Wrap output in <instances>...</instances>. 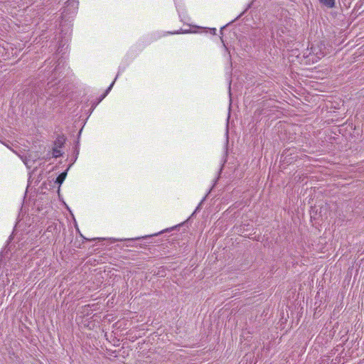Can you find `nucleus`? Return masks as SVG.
Masks as SVG:
<instances>
[{
    "mask_svg": "<svg viewBox=\"0 0 364 364\" xmlns=\"http://www.w3.org/2000/svg\"><path fill=\"white\" fill-rule=\"evenodd\" d=\"M319 1L328 8H333L335 6V0H319Z\"/></svg>",
    "mask_w": 364,
    "mask_h": 364,
    "instance_id": "20e7f679",
    "label": "nucleus"
},
{
    "mask_svg": "<svg viewBox=\"0 0 364 364\" xmlns=\"http://www.w3.org/2000/svg\"><path fill=\"white\" fill-rule=\"evenodd\" d=\"M66 176H67L66 171L60 173L55 179V183L59 185H61L63 183V182L64 181V180L65 179Z\"/></svg>",
    "mask_w": 364,
    "mask_h": 364,
    "instance_id": "7ed1b4c3",
    "label": "nucleus"
},
{
    "mask_svg": "<svg viewBox=\"0 0 364 364\" xmlns=\"http://www.w3.org/2000/svg\"><path fill=\"white\" fill-rule=\"evenodd\" d=\"M211 31H212V33H213V34H215V31H216V29H215V28H212V29H211Z\"/></svg>",
    "mask_w": 364,
    "mask_h": 364,
    "instance_id": "6e6552de",
    "label": "nucleus"
},
{
    "mask_svg": "<svg viewBox=\"0 0 364 364\" xmlns=\"http://www.w3.org/2000/svg\"><path fill=\"white\" fill-rule=\"evenodd\" d=\"M170 230L169 229H166V230H164V232H169ZM164 232V231H161L159 233H156V234H154V235H145V236H141V237H135V238H129V239H124V241H127V242H133V241H135V240H139L141 239H146V238H149V237H151L152 236H155V235H158L161 233Z\"/></svg>",
    "mask_w": 364,
    "mask_h": 364,
    "instance_id": "f257e3e1",
    "label": "nucleus"
},
{
    "mask_svg": "<svg viewBox=\"0 0 364 364\" xmlns=\"http://www.w3.org/2000/svg\"><path fill=\"white\" fill-rule=\"evenodd\" d=\"M127 247H144V245L142 244H136V245H132V243H130V244H127L126 245Z\"/></svg>",
    "mask_w": 364,
    "mask_h": 364,
    "instance_id": "0eeeda50",
    "label": "nucleus"
},
{
    "mask_svg": "<svg viewBox=\"0 0 364 364\" xmlns=\"http://www.w3.org/2000/svg\"><path fill=\"white\" fill-rule=\"evenodd\" d=\"M70 1H75V0H67L66 3H69L70 4Z\"/></svg>",
    "mask_w": 364,
    "mask_h": 364,
    "instance_id": "1a4fd4ad",
    "label": "nucleus"
},
{
    "mask_svg": "<svg viewBox=\"0 0 364 364\" xmlns=\"http://www.w3.org/2000/svg\"><path fill=\"white\" fill-rule=\"evenodd\" d=\"M65 140L66 139L64 135H58L54 141V144L56 147L61 148L64 145Z\"/></svg>",
    "mask_w": 364,
    "mask_h": 364,
    "instance_id": "f03ea898",
    "label": "nucleus"
},
{
    "mask_svg": "<svg viewBox=\"0 0 364 364\" xmlns=\"http://www.w3.org/2000/svg\"><path fill=\"white\" fill-rule=\"evenodd\" d=\"M114 83V81L112 82V83L109 85V87L106 90L105 93L101 95V97L99 98V100L97 101V104L99 102H100L107 96V95L109 92V91L112 90V87Z\"/></svg>",
    "mask_w": 364,
    "mask_h": 364,
    "instance_id": "39448f33",
    "label": "nucleus"
},
{
    "mask_svg": "<svg viewBox=\"0 0 364 364\" xmlns=\"http://www.w3.org/2000/svg\"><path fill=\"white\" fill-rule=\"evenodd\" d=\"M58 148V147L55 146V148L53 149V155L55 158H58V156L62 155L60 150H59Z\"/></svg>",
    "mask_w": 364,
    "mask_h": 364,
    "instance_id": "423d86ee",
    "label": "nucleus"
}]
</instances>
